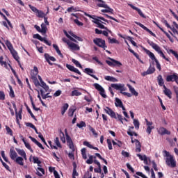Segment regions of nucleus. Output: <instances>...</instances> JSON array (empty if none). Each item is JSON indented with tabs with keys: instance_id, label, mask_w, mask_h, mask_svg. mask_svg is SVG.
<instances>
[{
	"instance_id": "nucleus-1",
	"label": "nucleus",
	"mask_w": 178,
	"mask_h": 178,
	"mask_svg": "<svg viewBox=\"0 0 178 178\" xmlns=\"http://www.w3.org/2000/svg\"><path fill=\"white\" fill-rule=\"evenodd\" d=\"M111 87L112 88H114V90H117L118 91H120V94H122V95H124L125 97H128V98H131V94L129 92H124L127 90V88L124 87V83H112L111 85Z\"/></svg>"
},
{
	"instance_id": "nucleus-2",
	"label": "nucleus",
	"mask_w": 178,
	"mask_h": 178,
	"mask_svg": "<svg viewBox=\"0 0 178 178\" xmlns=\"http://www.w3.org/2000/svg\"><path fill=\"white\" fill-rule=\"evenodd\" d=\"M147 44H149V45H150L151 47L153 48V49L155 50L156 52L160 54V56H161V58L165 59V60H166L167 62H169L170 60L169 58H166V56H165V54H163V51L161 50V47L158 44L149 40V39H147Z\"/></svg>"
},
{
	"instance_id": "nucleus-3",
	"label": "nucleus",
	"mask_w": 178,
	"mask_h": 178,
	"mask_svg": "<svg viewBox=\"0 0 178 178\" xmlns=\"http://www.w3.org/2000/svg\"><path fill=\"white\" fill-rule=\"evenodd\" d=\"M6 45L7 48L9 49V51H10L11 55L13 56V57L14 58V59H15V60H17V62H19V56L17 55V51H16V50H15V49L13 48V45L12 44L10 41L6 40Z\"/></svg>"
},
{
	"instance_id": "nucleus-4",
	"label": "nucleus",
	"mask_w": 178,
	"mask_h": 178,
	"mask_svg": "<svg viewBox=\"0 0 178 178\" xmlns=\"http://www.w3.org/2000/svg\"><path fill=\"white\" fill-rule=\"evenodd\" d=\"M97 2H101L102 3H98L97 6L99 8H105V9H102L101 12L102 13H113V9L111 8L109 6H108V4L105 3V1L103 0H96Z\"/></svg>"
},
{
	"instance_id": "nucleus-5",
	"label": "nucleus",
	"mask_w": 178,
	"mask_h": 178,
	"mask_svg": "<svg viewBox=\"0 0 178 178\" xmlns=\"http://www.w3.org/2000/svg\"><path fill=\"white\" fill-rule=\"evenodd\" d=\"M93 42L99 48H103V49H106V48H108L105 40L102 38H96L93 40Z\"/></svg>"
},
{
	"instance_id": "nucleus-6",
	"label": "nucleus",
	"mask_w": 178,
	"mask_h": 178,
	"mask_svg": "<svg viewBox=\"0 0 178 178\" xmlns=\"http://www.w3.org/2000/svg\"><path fill=\"white\" fill-rule=\"evenodd\" d=\"M65 133L67 144L70 149H72V152H74V151H75L74 144L73 143V140H72V138L70 137V136H69V134H67V129H65Z\"/></svg>"
},
{
	"instance_id": "nucleus-7",
	"label": "nucleus",
	"mask_w": 178,
	"mask_h": 178,
	"mask_svg": "<svg viewBox=\"0 0 178 178\" xmlns=\"http://www.w3.org/2000/svg\"><path fill=\"white\" fill-rule=\"evenodd\" d=\"M165 164L170 168H176V159H175V156H170V157H166Z\"/></svg>"
},
{
	"instance_id": "nucleus-8",
	"label": "nucleus",
	"mask_w": 178,
	"mask_h": 178,
	"mask_svg": "<svg viewBox=\"0 0 178 178\" xmlns=\"http://www.w3.org/2000/svg\"><path fill=\"white\" fill-rule=\"evenodd\" d=\"M110 60H106V63H107V65H108V66H111V67H115V66H117V67H120L122 66H123V64H122V63H120V61L116 60L113 58H109Z\"/></svg>"
},
{
	"instance_id": "nucleus-9",
	"label": "nucleus",
	"mask_w": 178,
	"mask_h": 178,
	"mask_svg": "<svg viewBox=\"0 0 178 178\" xmlns=\"http://www.w3.org/2000/svg\"><path fill=\"white\" fill-rule=\"evenodd\" d=\"M93 86L99 92L100 95H102L103 98H106V95L105 94V89H104V88H102L101 85H99V83H94Z\"/></svg>"
},
{
	"instance_id": "nucleus-10",
	"label": "nucleus",
	"mask_w": 178,
	"mask_h": 178,
	"mask_svg": "<svg viewBox=\"0 0 178 178\" xmlns=\"http://www.w3.org/2000/svg\"><path fill=\"white\" fill-rule=\"evenodd\" d=\"M44 56L49 65H50V66H54V63L51 62H56V58L54 56H51L49 54H44Z\"/></svg>"
},
{
	"instance_id": "nucleus-11",
	"label": "nucleus",
	"mask_w": 178,
	"mask_h": 178,
	"mask_svg": "<svg viewBox=\"0 0 178 178\" xmlns=\"http://www.w3.org/2000/svg\"><path fill=\"white\" fill-rule=\"evenodd\" d=\"M33 38H36L37 40H39V41H41L42 42H44L46 45L51 47V42L47 40V38L41 37V35H40V34L38 33L33 35Z\"/></svg>"
},
{
	"instance_id": "nucleus-12",
	"label": "nucleus",
	"mask_w": 178,
	"mask_h": 178,
	"mask_svg": "<svg viewBox=\"0 0 178 178\" xmlns=\"http://www.w3.org/2000/svg\"><path fill=\"white\" fill-rule=\"evenodd\" d=\"M104 111L106 112V113H107V115H109L111 118H113V119H118V118L116 117V113H115V111H113L112 108L106 106L104 108Z\"/></svg>"
},
{
	"instance_id": "nucleus-13",
	"label": "nucleus",
	"mask_w": 178,
	"mask_h": 178,
	"mask_svg": "<svg viewBox=\"0 0 178 178\" xmlns=\"http://www.w3.org/2000/svg\"><path fill=\"white\" fill-rule=\"evenodd\" d=\"M153 73H155V67L152 66L151 64L149 67H148L147 71L143 72L141 75L143 77H145V76H147V74H153Z\"/></svg>"
},
{
	"instance_id": "nucleus-14",
	"label": "nucleus",
	"mask_w": 178,
	"mask_h": 178,
	"mask_svg": "<svg viewBox=\"0 0 178 178\" xmlns=\"http://www.w3.org/2000/svg\"><path fill=\"white\" fill-rule=\"evenodd\" d=\"M135 24H137V26H139L141 27V29H143V30H145L149 34H151L152 37H156V35L154 33L149 29L147 28V26H144V24L138 22H135Z\"/></svg>"
},
{
	"instance_id": "nucleus-15",
	"label": "nucleus",
	"mask_w": 178,
	"mask_h": 178,
	"mask_svg": "<svg viewBox=\"0 0 178 178\" xmlns=\"http://www.w3.org/2000/svg\"><path fill=\"white\" fill-rule=\"evenodd\" d=\"M66 67L70 72H74V73H76L77 74H79L81 76V72L79 70V69L74 67V66H73L70 64H66Z\"/></svg>"
},
{
	"instance_id": "nucleus-16",
	"label": "nucleus",
	"mask_w": 178,
	"mask_h": 178,
	"mask_svg": "<svg viewBox=\"0 0 178 178\" xmlns=\"http://www.w3.org/2000/svg\"><path fill=\"white\" fill-rule=\"evenodd\" d=\"M84 15H85V16H87V17H90V19H95V21H93V23H95V24H99L100 23H103V24H105V22H103L102 21H101L97 18H95V15H91L87 13H84Z\"/></svg>"
},
{
	"instance_id": "nucleus-17",
	"label": "nucleus",
	"mask_w": 178,
	"mask_h": 178,
	"mask_svg": "<svg viewBox=\"0 0 178 178\" xmlns=\"http://www.w3.org/2000/svg\"><path fill=\"white\" fill-rule=\"evenodd\" d=\"M158 133L161 136H165V134H167V136H170V131H168V129H166V128L163 127L159 129Z\"/></svg>"
},
{
	"instance_id": "nucleus-18",
	"label": "nucleus",
	"mask_w": 178,
	"mask_h": 178,
	"mask_svg": "<svg viewBox=\"0 0 178 178\" xmlns=\"http://www.w3.org/2000/svg\"><path fill=\"white\" fill-rule=\"evenodd\" d=\"M128 6L131 8V9H134V10H136L138 12V15L141 17H143V19H145V15H144V13H143V11L141 10L136 6H134L133 4L128 3Z\"/></svg>"
},
{
	"instance_id": "nucleus-19",
	"label": "nucleus",
	"mask_w": 178,
	"mask_h": 178,
	"mask_svg": "<svg viewBox=\"0 0 178 178\" xmlns=\"http://www.w3.org/2000/svg\"><path fill=\"white\" fill-rule=\"evenodd\" d=\"M68 47L71 51H80V46L72 42H71L70 44H68Z\"/></svg>"
},
{
	"instance_id": "nucleus-20",
	"label": "nucleus",
	"mask_w": 178,
	"mask_h": 178,
	"mask_svg": "<svg viewBox=\"0 0 178 178\" xmlns=\"http://www.w3.org/2000/svg\"><path fill=\"white\" fill-rule=\"evenodd\" d=\"M163 94H165V95L166 97H168V98H169V99H172V90H170V89L166 87V86H164V88H163Z\"/></svg>"
},
{
	"instance_id": "nucleus-21",
	"label": "nucleus",
	"mask_w": 178,
	"mask_h": 178,
	"mask_svg": "<svg viewBox=\"0 0 178 178\" xmlns=\"http://www.w3.org/2000/svg\"><path fill=\"white\" fill-rule=\"evenodd\" d=\"M37 76H38V68L37 66H34L33 70L31 72V77L32 80L37 79Z\"/></svg>"
},
{
	"instance_id": "nucleus-22",
	"label": "nucleus",
	"mask_w": 178,
	"mask_h": 178,
	"mask_svg": "<svg viewBox=\"0 0 178 178\" xmlns=\"http://www.w3.org/2000/svg\"><path fill=\"white\" fill-rule=\"evenodd\" d=\"M177 76V73H173L172 75H168L166 76L165 80L168 83H170V82L173 83Z\"/></svg>"
},
{
	"instance_id": "nucleus-23",
	"label": "nucleus",
	"mask_w": 178,
	"mask_h": 178,
	"mask_svg": "<svg viewBox=\"0 0 178 178\" xmlns=\"http://www.w3.org/2000/svg\"><path fill=\"white\" fill-rule=\"evenodd\" d=\"M10 158L13 161H15V159L17 158V153L16 152V151H15V149H10Z\"/></svg>"
},
{
	"instance_id": "nucleus-24",
	"label": "nucleus",
	"mask_w": 178,
	"mask_h": 178,
	"mask_svg": "<svg viewBox=\"0 0 178 178\" xmlns=\"http://www.w3.org/2000/svg\"><path fill=\"white\" fill-rule=\"evenodd\" d=\"M156 26L159 28V29L165 34L166 37L170 40V41L171 42H173V39H172V37L170 36V35H169V33H168V32L165 31V30H163V28L161 27V26H159L158 24L155 23Z\"/></svg>"
},
{
	"instance_id": "nucleus-25",
	"label": "nucleus",
	"mask_w": 178,
	"mask_h": 178,
	"mask_svg": "<svg viewBox=\"0 0 178 178\" xmlns=\"http://www.w3.org/2000/svg\"><path fill=\"white\" fill-rule=\"evenodd\" d=\"M94 163L98 166V168L94 169V172L95 173H102V170H101V163L97 160H94Z\"/></svg>"
},
{
	"instance_id": "nucleus-26",
	"label": "nucleus",
	"mask_w": 178,
	"mask_h": 178,
	"mask_svg": "<svg viewBox=\"0 0 178 178\" xmlns=\"http://www.w3.org/2000/svg\"><path fill=\"white\" fill-rule=\"evenodd\" d=\"M136 156L139 157V159H140V161H143L145 165H148V159L147 158V155L144 154L143 156L140 154H137Z\"/></svg>"
},
{
	"instance_id": "nucleus-27",
	"label": "nucleus",
	"mask_w": 178,
	"mask_h": 178,
	"mask_svg": "<svg viewBox=\"0 0 178 178\" xmlns=\"http://www.w3.org/2000/svg\"><path fill=\"white\" fill-rule=\"evenodd\" d=\"M157 81H158L159 86H160V87H163V88H164L165 81H163V78L162 77V75H159L157 76Z\"/></svg>"
},
{
	"instance_id": "nucleus-28",
	"label": "nucleus",
	"mask_w": 178,
	"mask_h": 178,
	"mask_svg": "<svg viewBox=\"0 0 178 178\" xmlns=\"http://www.w3.org/2000/svg\"><path fill=\"white\" fill-rule=\"evenodd\" d=\"M16 151L17 154L20 155V156H23L24 159L25 161H27V155L26 154V152H24V150L20 149H16Z\"/></svg>"
},
{
	"instance_id": "nucleus-29",
	"label": "nucleus",
	"mask_w": 178,
	"mask_h": 178,
	"mask_svg": "<svg viewBox=\"0 0 178 178\" xmlns=\"http://www.w3.org/2000/svg\"><path fill=\"white\" fill-rule=\"evenodd\" d=\"M127 87L130 92H131L132 95H134L135 97H138V93L137 92V91H136V89H134V88L131 86V85L127 84Z\"/></svg>"
},
{
	"instance_id": "nucleus-30",
	"label": "nucleus",
	"mask_w": 178,
	"mask_h": 178,
	"mask_svg": "<svg viewBox=\"0 0 178 178\" xmlns=\"http://www.w3.org/2000/svg\"><path fill=\"white\" fill-rule=\"evenodd\" d=\"M135 145L136 147V152H141V143H140V140L135 139Z\"/></svg>"
},
{
	"instance_id": "nucleus-31",
	"label": "nucleus",
	"mask_w": 178,
	"mask_h": 178,
	"mask_svg": "<svg viewBox=\"0 0 178 178\" xmlns=\"http://www.w3.org/2000/svg\"><path fill=\"white\" fill-rule=\"evenodd\" d=\"M40 92L42 99H47V98H52V96L49 95V93H47L46 95H44V90L42 89H40Z\"/></svg>"
},
{
	"instance_id": "nucleus-32",
	"label": "nucleus",
	"mask_w": 178,
	"mask_h": 178,
	"mask_svg": "<svg viewBox=\"0 0 178 178\" xmlns=\"http://www.w3.org/2000/svg\"><path fill=\"white\" fill-rule=\"evenodd\" d=\"M16 163L20 165V166H24V163L23 162V157L18 156L15 160H14Z\"/></svg>"
},
{
	"instance_id": "nucleus-33",
	"label": "nucleus",
	"mask_w": 178,
	"mask_h": 178,
	"mask_svg": "<svg viewBox=\"0 0 178 178\" xmlns=\"http://www.w3.org/2000/svg\"><path fill=\"white\" fill-rule=\"evenodd\" d=\"M123 104V102L118 97L115 99V105L117 108H120L122 105Z\"/></svg>"
},
{
	"instance_id": "nucleus-34",
	"label": "nucleus",
	"mask_w": 178,
	"mask_h": 178,
	"mask_svg": "<svg viewBox=\"0 0 178 178\" xmlns=\"http://www.w3.org/2000/svg\"><path fill=\"white\" fill-rule=\"evenodd\" d=\"M105 80H107V81H112L113 83H116L118 82V79L113 77V76H105Z\"/></svg>"
},
{
	"instance_id": "nucleus-35",
	"label": "nucleus",
	"mask_w": 178,
	"mask_h": 178,
	"mask_svg": "<svg viewBox=\"0 0 178 178\" xmlns=\"http://www.w3.org/2000/svg\"><path fill=\"white\" fill-rule=\"evenodd\" d=\"M53 47L56 50L58 55H59V56H60V58H63V54H62V52H60V50L59 49V47H58L57 44H54Z\"/></svg>"
},
{
	"instance_id": "nucleus-36",
	"label": "nucleus",
	"mask_w": 178,
	"mask_h": 178,
	"mask_svg": "<svg viewBox=\"0 0 178 178\" xmlns=\"http://www.w3.org/2000/svg\"><path fill=\"white\" fill-rule=\"evenodd\" d=\"M72 165H73L72 176H79V172L76 170V168H77V165L76 164V162H73Z\"/></svg>"
},
{
	"instance_id": "nucleus-37",
	"label": "nucleus",
	"mask_w": 178,
	"mask_h": 178,
	"mask_svg": "<svg viewBox=\"0 0 178 178\" xmlns=\"http://www.w3.org/2000/svg\"><path fill=\"white\" fill-rule=\"evenodd\" d=\"M63 33L65 34V35H66V37L67 38H69V40H70V41H72L73 42H76L77 43V40L74 38H73L72 36H70V35H69V33H67V31H66L65 30L63 31Z\"/></svg>"
},
{
	"instance_id": "nucleus-38",
	"label": "nucleus",
	"mask_w": 178,
	"mask_h": 178,
	"mask_svg": "<svg viewBox=\"0 0 178 178\" xmlns=\"http://www.w3.org/2000/svg\"><path fill=\"white\" fill-rule=\"evenodd\" d=\"M47 30H48V28H47V26H45V24H42L40 33H42V35L47 34Z\"/></svg>"
},
{
	"instance_id": "nucleus-39",
	"label": "nucleus",
	"mask_w": 178,
	"mask_h": 178,
	"mask_svg": "<svg viewBox=\"0 0 178 178\" xmlns=\"http://www.w3.org/2000/svg\"><path fill=\"white\" fill-rule=\"evenodd\" d=\"M0 65L1 66H4L6 69H8V63L3 61V56H0Z\"/></svg>"
},
{
	"instance_id": "nucleus-40",
	"label": "nucleus",
	"mask_w": 178,
	"mask_h": 178,
	"mask_svg": "<svg viewBox=\"0 0 178 178\" xmlns=\"http://www.w3.org/2000/svg\"><path fill=\"white\" fill-rule=\"evenodd\" d=\"M60 140L62 141V143H63V144H65V143H66V138H65V134L63 133V131H62V130H60Z\"/></svg>"
},
{
	"instance_id": "nucleus-41",
	"label": "nucleus",
	"mask_w": 178,
	"mask_h": 178,
	"mask_svg": "<svg viewBox=\"0 0 178 178\" xmlns=\"http://www.w3.org/2000/svg\"><path fill=\"white\" fill-rule=\"evenodd\" d=\"M81 92H79L77 90H74L71 93V97H80Z\"/></svg>"
},
{
	"instance_id": "nucleus-42",
	"label": "nucleus",
	"mask_w": 178,
	"mask_h": 178,
	"mask_svg": "<svg viewBox=\"0 0 178 178\" xmlns=\"http://www.w3.org/2000/svg\"><path fill=\"white\" fill-rule=\"evenodd\" d=\"M84 72L86 73V74H88V76H92L93 74H91L92 73H94V70L91 68H85Z\"/></svg>"
},
{
	"instance_id": "nucleus-43",
	"label": "nucleus",
	"mask_w": 178,
	"mask_h": 178,
	"mask_svg": "<svg viewBox=\"0 0 178 178\" xmlns=\"http://www.w3.org/2000/svg\"><path fill=\"white\" fill-rule=\"evenodd\" d=\"M72 62L75 64V65L76 66V67H79V69H83V66L81 65V64H80V62H79V61L76 60V59L72 58Z\"/></svg>"
},
{
	"instance_id": "nucleus-44",
	"label": "nucleus",
	"mask_w": 178,
	"mask_h": 178,
	"mask_svg": "<svg viewBox=\"0 0 178 178\" xmlns=\"http://www.w3.org/2000/svg\"><path fill=\"white\" fill-rule=\"evenodd\" d=\"M128 47H129L128 49H129V52H131V54H133V55H134V56L136 58V59H138V60L140 59V56L138 55V54L136 53L134 51V50L131 49L130 48L129 45H128Z\"/></svg>"
},
{
	"instance_id": "nucleus-45",
	"label": "nucleus",
	"mask_w": 178,
	"mask_h": 178,
	"mask_svg": "<svg viewBox=\"0 0 178 178\" xmlns=\"http://www.w3.org/2000/svg\"><path fill=\"white\" fill-rule=\"evenodd\" d=\"M134 125L136 130H138V129H140V122L138 121V120L134 119Z\"/></svg>"
},
{
	"instance_id": "nucleus-46",
	"label": "nucleus",
	"mask_w": 178,
	"mask_h": 178,
	"mask_svg": "<svg viewBox=\"0 0 178 178\" xmlns=\"http://www.w3.org/2000/svg\"><path fill=\"white\" fill-rule=\"evenodd\" d=\"M147 54L149 56V58L152 59V60H154L155 62V59H156V58L155 57V55L154 54V53L151 52L149 50H147Z\"/></svg>"
},
{
	"instance_id": "nucleus-47",
	"label": "nucleus",
	"mask_w": 178,
	"mask_h": 178,
	"mask_svg": "<svg viewBox=\"0 0 178 178\" xmlns=\"http://www.w3.org/2000/svg\"><path fill=\"white\" fill-rule=\"evenodd\" d=\"M88 128L90 131H91L93 134V136H95V137H98V134L97 133V131H95V129L94 128H92V127H91V125H88Z\"/></svg>"
},
{
	"instance_id": "nucleus-48",
	"label": "nucleus",
	"mask_w": 178,
	"mask_h": 178,
	"mask_svg": "<svg viewBox=\"0 0 178 178\" xmlns=\"http://www.w3.org/2000/svg\"><path fill=\"white\" fill-rule=\"evenodd\" d=\"M9 88H10L9 96L10 97V98H15V91L13 90L12 86H9Z\"/></svg>"
},
{
	"instance_id": "nucleus-49",
	"label": "nucleus",
	"mask_w": 178,
	"mask_h": 178,
	"mask_svg": "<svg viewBox=\"0 0 178 178\" xmlns=\"http://www.w3.org/2000/svg\"><path fill=\"white\" fill-rule=\"evenodd\" d=\"M92 163H94V156L90 155L89 156V159L86 161V163H88V165H91Z\"/></svg>"
},
{
	"instance_id": "nucleus-50",
	"label": "nucleus",
	"mask_w": 178,
	"mask_h": 178,
	"mask_svg": "<svg viewBox=\"0 0 178 178\" xmlns=\"http://www.w3.org/2000/svg\"><path fill=\"white\" fill-rule=\"evenodd\" d=\"M26 109H27L29 115H31V118L34 119V120H37V119L35 118V115H34V114H33V112H31V109H30V107H29V106H26Z\"/></svg>"
},
{
	"instance_id": "nucleus-51",
	"label": "nucleus",
	"mask_w": 178,
	"mask_h": 178,
	"mask_svg": "<svg viewBox=\"0 0 178 178\" xmlns=\"http://www.w3.org/2000/svg\"><path fill=\"white\" fill-rule=\"evenodd\" d=\"M168 54H172L175 56V57L176 58V59L178 60V54L177 51L173 50V49H170L168 50Z\"/></svg>"
},
{
	"instance_id": "nucleus-52",
	"label": "nucleus",
	"mask_w": 178,
	"mask_h": 178,
	"mask_svg": "<svg viewBox=\"0 0 178 178\" xmlns=\"http://www.w3.org/2000/svg\"><path fill=\"white\" fill-rule=\"evenodd\" d=\"M33 163H37L38 164V166H41V161H40V159H38V157H35L34 156L33 158Z\"/></svg>"
},
{
	"instance_id": "nucleus-53",
	"label": "nucleus",
	"mask_w": 178,
	"mask_h": 178,
	"mask_svg": "<svg viewBox=\"0 0 178 178\" xmlns=\"http://www.w3.org/2000/svg\"><path fill=\"white\" fill-rule=\"evenodd\" d=\"M36 14H38V15H37L38 17H41V18H42V17H44V16H47V14H44V12H42V11H41V10H38V13H37Z\"/></svg>"
},
{
	"instance_id": "nucleus-54",
	"label": "nucleus",
	"mask_w": 178,
	"mask_h": 178,
	"mask_svg": "<svg viewBox=\"0 0 178 178\" xmlns=\"http://www.w3.org/2000/svg\"><path fill=\"white\" fill-rule=\"evenodd\" d=\"M6 130L7 131V134L13 136V131H12V129H10L8 125L6 126Z\"/></svg>"
},
{
	"instance_id": "nucleus-55",
	"label": "nucleus",
	"mask_w": 178,
	"mask_h": 178,
	"mask_svg": "<svg viewBox=\"0 0 178 178\" xmlns=\"http://www.w3.org/2000/svg\"><path fill=\"white\" fill-rule=\"evenodd\" d=\"M76 126L79 129H83V127H86V124L83 121H81L80 123L76 124Z\"/></svg>"
},
{
	"instance_id": "nucleus-56",
	"label": "nucleus",
	"mask_w": 178,
	"mask_h": 178,
	"mask_svg": "<svg viewBox=\"0 0 178 178\" xmlns=\"http://www.w3.org/2000/svg\"><path fill=\"white\" fill-rule=\"evenodd\" d=\"M156 63V67L158 69V70H159V72H161V70H162V67H161V64L159 63V61L158 60V59H155Z\"/></svg>"
},
{
	"instance_id": "nucleus-57",
	"label": "nucleus",
	"mask_w": 178,
	"mask_h": 178,
	"mask_svg": "<svg viewBox=\"0 0 178 178\" xmlns=\"http://www.w3.org/2000/svg\"><path fill=\"white\" fill-rule=\"evenodd\" d=\"M29 7L30 8V9L32 10V12H34V13H38V9H37V8H35V7H34V6H31V4H29Z\"/></svg>"
},
{
	"instance_id": "nucleus-58",
	"label": "nucleus",
	"mask_w": 178,
	"mask_h": 178,
	"mask_svg": "<svg viewBox=\"0 0 178 178\" xmlns=\"http://www.w3.org/2000/svg\"><path fill=\"white\" fill-rule=\"evenodd\" d=\"M97 27L99 29H103L104 30H106L107 31L111 33V31H109L107 27L104 26V24H101V22L99 24H97Z\"/></svg>"
},
{
	"instance_id": "nucleus-59",
	"label": "nucleus",
	"mask_w": 178,
	"mask_h": 178,
	"mask_svg": "<svg viewBox=\"0 0 178 178\" xmlns=\"http://www.w3.org/2000/svg\"><path fill=\"white\" fill-rule=\"evenodd\" d=\"M5 92L0 90V101H5Z\"/></svg>"
},
{
	"instance_id": "nucleus-60",
	"label": "nucleus",
	"mask_w": 178,
	"mask_h": 178,
	"mask_svg": "<svg viewBox=\"0 0 178 178\" xmlns=\"http://www.w3.org/2000/svg\"><path fill=\"white\" fill-rule=\"evenodd\" d=\"M54 141L58 148H62V145H60V142H59V138L56 137Z\"/></svg>"
},
{
	"instance_id": "nucleus-61",
	"label": "nucleus",
	"mask_w": 178,
	"mask_h": 178,
	"mask_svg": "<svg viewBox=\"0 0 178 178\" xmlns=\"http://www.w3.org/2000/svg\"><path fill=\"white\" fill-rule=\"evenodd\" d=\"M24 145H25L26 148H27V149H29V151H31V152H33V149L31 148V146L30 145V143L26 142L24 143Z\"/></svg>"
},
{
	"instance_id": "nucleus-62",
	"label": "nucleus",
	"mask_w": 178,
	"mask_h": 178,
	"mask_svg": "<svg viewBox=\"0 0 178 178\" xmlns=\"http://www.w3.org/2000/svg\"><path fill=\"white\" fill-rule=\"evenodd\" d=\"M136 175H137V176H140L142 178H148L147 176H145V175L143 174L141 172H136Z\"/></svg>"
},
{
	"instance_id": "nucleus-63",
	"label": "nucleus",
	"mask_w": 178,
	"mask_h": 178,
	"mask_svg": "<svg viewBox=\"0 0 178 178\" xmlns=\"http://www.w3.org/2000/svg\"><path fill=\"white\" fill-rule=\"evenodd\" d=\"M33 80V83H34V85L35 86V87H40V81H38V79L36 78Z\"/></svg>"
},
{
	"instance_id": "nucleus-64",
	"label": "nucleus",
	"mask_w": 178,
	"mask_h": 178,
	"mask_svg": "<svg viewBox=\"0 0 178 178\" xmlns=\"http://www.w3.org/2000/svg\"><path fill=\"white\" fill-rule=\"evenodd\" d=\"M173 90L176 94V98H177V99H178V87L176 86H173Z\"/></svg>"
}]
</instances>
